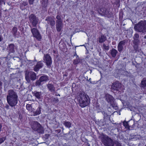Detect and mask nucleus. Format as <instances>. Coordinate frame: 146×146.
<instances>
[{
	"mask_svg": "<svg viewBox=\"0 0 146 146\" xmlns=\"http://www.w3.org/2000/svg\"><path fill=\"white\" fill-rule=\"evenodd\" d=\"M8 94L7 96L8 103L12 107L15 106L18 102V96L16 93L12 90H9Z\"/></svg>",
	"mask_w": 146,
	"mask_h": 146,
	"instance_id": "nucleus-1",
	"label": "nucleus"
},
{
	"mask_svg": "<svg viewBox=\"0 0 146 146\" xmlns=\"http://www.w3.org/2000/svg\"><path fill=\"white\" fill-rule=\"evenodd\" d=\"M78 100L80 106L82 108L88 105L90 102V98L88 96L83 92L80 93L78 96Z\"/></svg>",
	"mask_w": 146,
	"mask_h": 146,
	"instance_id": "nucleus-2",
	"label": "nucleus"
},
{
	"mask_svg": "<svg viewBox=\"0 0 146 146\" xmlns=\"http://www.w3.org/2000/svg\"><path fill=\"white\" fill-rule=\"evenodd\" d=\"M101 141L105 146H114V142L113 140L106 135L102 134L99 137Z\"/></svg>",
	"mask_w": 146,
	"mask_h": 146,
	"instance_id": "nucleus-3",
	"label": "nucleus"
},
{
	"mask_svg": "<svg viewBox=\"0 0 146 146\" xmlns=\"http://www.w3.org/2000/svg\"><path fill=\"white\" fill-rule=\"evenodd\" d=\"M134 29L137 32L143 33L146 32V22L141 21L135 24Z\"/></svg>",
	"mask_w": 146,
	"mask_h": 146,
	"instance_id": "nucleus-4",
	"label": "nucleus"
},
{
	"mask_svg": "<svg viewBox=\"0 0 146 146\" xmlns=\"http://www.w3.org/2000/svg\"><path fill=\"white\" fill-rule=\"evenodd\" d=\"M98 12L102 16L110 18L111 17L112 13L110 11L109 9H106L105 8H102L98 10Z\"/></svg>",
	"mask_w": 146,
	"mask_h": 146,
	"instance_id": "nucleus-5",
	"label": "nucleus"
},
{
	"mask_svg": "<svg viewBox=\"0 0 146 146\" xmlns=\"http://www.w3.org/2000/svg\"><path fill=\"white\" fill-rule=\"evenodd\" d=\"M31 31L33 37H35L38 40H40L42 39V36L37 28H32L31 27Z\"/></svg>",
	"mask_w": 146,
	"mask_h": 146,
	"instance_id": "nucleus-6",
	"label": "nucleus"
},
{
	"mask_svg": "<svg viewBox=\"0 0 146 146\" xmlns=\"http://www.w3.org/2000/svg\"><path fill=\"white\" fill-rule=\"evenodd\" d=\"M44 62L45 63L46 65L48 68L51 67L52 64V60L50 55L48 54H44L43 57Z\"/></svg>",
	"mask_w": 146,
	"mask_h": 146,
	"instance_id": "nucleus-7",
	"label": "nucleus"
},
{
	"mask_svg": "<svg viewBox=\"0 0 146 146\" xmlns=\"http://www.w3.org/2000/svg\"><path fill=\"white\" fill-rule=\"evenodd\" d=\"M25 79L28 83L30 82V79L35 80L36 79V74L34 72L26 73L25 74Z\"/></svg>",
	"mask_w": 146,
	"mask_h": 146,
	"instance_id": "nucleus-8",
	"label": "nucleus"
},
{
	"mask_svg": "<svg viewBox=\"0 0 146 146\" xmlns=\"http://www.w3.org/2000/svg\"><path fill=\"white\" fill-rule=\"evenodd\" d=\"M29 21L33 27L36 28V25L38 22V19L34 15L31 14L29 17Z\"/></svg>",
	"mask_w": 146,
	"mask_h": 146,
	"instance_id": "nucleus-9",
	"label": "nucleus"
},
{
	"mask_svg": "<svg viewBox=\"0 0 146 146\" xmlns=\"http://www.w3.org/2000/svg\"><path fill=\"white\" fill-rule=\"evenodd\" d=\"M106 99L108 103H110L112 106L116 110L117 109V106H114L112 104V102H113L114 98L111 95L107 94L106 95Z\"/></svg>",
	"mask_w": 146,
	"mask_h": 146,
	"instance_id": "nucleus-10",
	"label": "nucleus"
},
{
	"mask_svg": "<svg viewBox=\"0 0 146 146\" xmlns=\"http://www.w3.org/2000/svg\"><path fill=\"white\" fill-rule=\"evenodd\" d=\"M31 124L32 128L35 131H38L41 128L40 125L37 121H32L31 122Z\"/></svg>",
	"mask_w": 146,
	"mask_h": 146,
	"instance_id": "nucleus-11",
	"label": "nucleus"
},
{
	"mask_svg": "<svg viewBox=\"0 0 146 146\" xmlns=\"http://www.w3.org/2000/svg\"><path fill=\"white\" fill-rule=\"evenodd\" d=\"M126 42L125 40L121 41L119 42L117 46V48L119 52L122 51L124 47Z\"/></svg>",
	"mask_w": 146,
	"mask_h": 146,
	"instance_id": "nucleus-12",
	"label": "nucleus"
},
{
	"mask_svg": "<svg viewBox=\"0 0 146 146\" xmlns=\"http://www.w3.org/2000/svg\"><path fill=\"white\" fill-rule=\"evenodd\" d=\"M121 86V84L118 81H116L113 84L111 88L113 90H118Z\"/></svg>",
	"mask_w": 146,
	"mask_h": 146,
	"instance_id": "nucleus-13",
	"label": "nucleus"
},
{
	"mask_svg": "<svg viewBox=\"0 0 146 146\" xmlns=\"http://www.w3.org/2000/svg\"><path fill=\"white\" fill-rule=\"evenodd\" d=\"M46 21H47L48 24H50L51 26H53L55 24L54 20V18L50 17H46L45 19Z\"/></svg>",
	"mask_w": 146,
	"mask_h": 146,
	"instance_id": "nucleus-14",
	"label": "nucleus"
},
{
	"mask_svg": "<svg viewBox=\"0 0 146 146\" xmlns=\"http://www.w3.org/2000/svg\"><path fill=\"white\" fill-rule=\"evenodd\" d=\"M43 64L40 61L38 62L34 68V70L35 72L38 71L39 70L42 68Z\"/></svg>",
	"mask_w": 146,
	"mask_h": 146,
	"instance_id": "nucleus-15",
	"label": "nucleus"
},
{
	"mask_svg": "<svg viewBox=\"0 0 146 146\" xmlns=\"http://www.w3.org/2000/svg\"><path fill=\"white\" fill-rule=\"evenodd\" d=\"M56 29L57 31L60 32L61 31L63 26L62 23H56Z\"/></svg>",
	"mask_w": 146,
	"mask_h": 146,
	"instance_id": "nucleus-16",
	"label": "nucleus"
},
{
	"mask_svg": "<svg viewBox=\"0 0 146 146\" xmlns=\"http://www.w3.org/2000/svg\"><path fill=\"white\" fill-rule=\"evenodd\" d=\"M33 94L37 99H41L42 96L41 92L35 91L33 92Z\"/></svg>",
	"mask_w": 146,
	"mask_h": 146,
	"instance_id": "nucleus-17",
	"label": "nucleus"
},
{
	"mask_svg": "<svg viewBox=\"0 0 146 146\" xmlns=\"http://www.w3.org/2000/svg\"><path fill=\"white\" fill-rule=\"evenodd\" d=\"M47 86L48 89L50 92H52L55 91V88L53 85L49 83L47 84Z\"/></svg>",
	"mask_w": 146,
	"mask_h": 146,
	"instance_id": "nucleus-18",
	"label": "nucleus"
},
{
	"mask_svg": "<svg viewBox=\"0 0 146 146\" xmlns=\"http://www.w3.org/2000/svg\"><path fill=\"white\" fill-rule=\"evenodd\" d=\"M99 42L100 43H102L106 40V37L105 36L102 35L98 38Z\"/></svg>",
	"mask_w": 146,
	"mask_h": 146,
	"instance_id": "nucleus-19",
	"label": "nucleus"
},
{
	"mask_svg": "<svg viewBox=\"0 0 146 146\" xmlns=\"http://www.w3.org/2000/svg\"><path fill=\"white\" fill-rule=\"evenodd\" d=\"M14 45L13 44H11L9 45L8 49L11 52H14L15 48Z\"/></svg>",
	"mask_w": 146,
	"mask_h": 146,
	"instance_id": "nucleus-20",
	"label": "nucleus"
},
{
	"mask_svg": "<svg viewBox=\"0 0 146 146\" xmlns=\"http://www.w3.org/2000/svg\"><path fill=\"white\" fill-rule=\"evenodd\" d=\"M41 107L39 106L36 110L35 111L33 112V115L36 116L39 115L41 113Z\"/></svg>",
	"mask_w": 146,
	"mask_h": 146,
	"instance_id": "nucleus-21",
	"label": "nucleus"
},
{
	"mask_svg": "<svg viewBox=\"0 0 146 146\" xmlns=\"http://www.w3.org/2000/svg\"><path fill=\"white\" fill-rule=\"evenodd\" d=\"M17 28L16 27H15L13 28L11 32L14 37H17Z\"/></svg>",
	"mask_w": 146,
	"mask_h": 146,
	"instance_id": "nucleus-22",
	"label": "nucleus"
},
{
	"mask_svg": "<svg viewBox=\"0 0 146 146\" xmlns=\"http://www.w3.org/2000/svg\"><path fill=\"white\" fill-rule=\"evenodd\" d=\"M48 80V77L46 75L42 76L40 77L39 78V80L42 82L43 81H46Z\"/></svg>",
	"mask_w": 146,
	"mask_h": 146,
	"instance_id": "nucleus-23",
	"label": "nucleus"
},
{
	"mask_svg": "<svg viewBox=\"0 0 146 146\" xmlns=\"http://www.w3.org/2000/svg\"><path fill=\"white\" fill-rule=\"evenodd\" d=\"M117 52V50L114 48H113L111 50V54L113 57H115L116 56Z\"/></svg>",
	"mask_w": 146,
	"mask_h": 146,
	"instance_id": "nucleus-24",
	"label": "nucleus"
},
{
	"mask_svg": "<svg viewBox=\"0 0 146 146\" xmlns=\"http://www.w3.org/2000/svg\"><path fill=\"white\" fill-rule=\"evenodd\" d=\"M146 86V79L144 78L141 82V87L144 88Z\"/></svg>",
	"mask_w": 146,
	"mask_h": 146,
	"instance_id": "nucleus-25",
	"label": "nucleus"
},
{
	"mask_svg": "<svg viewBox=\"0 0 146 146\" xmlns=\"http://www.w3.org/2000/svg\"><path fill=\"white\" fill-rule=\"evenodd\" d=\"M71 123L69 121H65L64 123V125L65 126L68 128L71 127Z\"/></svg>",
	"mask_w": 146,
	"mask_h": 146,
	"instance_id": "nucleus-26",
	"label": "nucleus"
},
{
	"mask_svg": "<svg viewBox=\"0 0 146 146\" xmlns=\"http://www.w3.org/2000/svg\"><path fill=\"white\" fill-rule=\"evenodd\" d=\"M56 18L57 19V20L56 21V23H62V21L60 16L57 15Z\"/></svg>",
	"mask_w": 146,
	"mask_h": 146,
	"instance_id": "nucleus-27",
	"label": "nucleus"
},
{
	"mask_svg": "<svg viewBox=\"0 0 146 146\" xmlns=\"http://www.w3.org/2000/svg\"><path fill=\"white\" fill-rule=\"evenodd\" d=\"M102 48L104 50H108L109 49V46L108 44H106L105 43H103L102 45Z\"/></svg>",
	"mask_w": 146,
	"mask_h": 146,
	"instance_id": "nucleus-28",
	"label": "nucleus"
},
{
	"mask_svg": "<svg viewBox=\"0 0 146 146\" xmlns=\"http://www.w3.org/2000/svg\"><path fill=\"white\" fill-rule=\"evenodd\" d=\"M48 0H42V6L44 7H46L48 5Z\"/></svg>",
	"mask_w": 146,
	"mask_h": 146,
	"instance_id": "nucleus-29",
	"label": "nucleus"
},
{
	"mask_svg": "<svg viewBox=\"0 0 146 146\" xmlns=\"http://www.w3.org/2000/svg\"><path fill=\"white\" fill-rule=\"evenodd\" d=\"M27 109L29 111H32V107L30 104H27L26 106Z\"/></svg>",
	"mask_w": 146,
	"mask_h": 146,
	"instance_id": "nucleus-30",
	"label": "nucleus"
},
{
	"mask_svg": "<svg viewBox=\"0 0 146 146\" xmlns=\"http://www.w3.org/2000/svg\"><path fill=\"white\" fill-rule=\"evenodd\" d=\"M80 61V59L78 58H76V59L74 60L73 61V63L75 64H78Z\"/></svg>",
	"mask_w": 146,
	"mask_h": 146,
	"instance_id": "nucleus-31",
	"label": "nucleus"
},
{
	"mask_svg": "<svg viewBox=\"0 0 146 146\" xmlns=\"http://www.w3.org/2000/svg\"><path fill=\"white\" fill-rule=\"evenodd\" d=\"M139 40L134 39L133 44L134 45H138Z\"/></svg>",
	"mask_w": 146,
	"mask_h": 146,
	"instance_id": "nucleus-32",
	"label": "nucleus"
},
{
	"mask_svg": "<svg viewBox=\"0 0 146 146\" xmlns=\"http://www.w3.org/2000/svg\"><path fill=\"white\" fill-rule=\"evenodd\" d=\"M139 35L138 34H135L133 36V38L134 39L139 40Z\"/></svg>",
	"mask_w": 146,
	"mask_h": 146,
	"instance_id": "nucleus-33",
	"label": "nucleus"
},
{
	"mask_svg": "<svg viewBox=\"0 0 146 146\" xmlns=\"http://www.w3.org/2000/svg\"><path fill=\"white\" fill-rule=\"evenodd\" d=\"M6 138L3 137L0 138V144L2 143L5 140Z\"/></svg>",
	"mask_w": 146,
	"mask_h": 146,
	"instance_id": "nucleus-34",
	"label": "nucleus"
},
{
	"mask_svg": "<svg viewBox=\"0 0 146 146\" xmlns=\"http://www.w3.org/2000/svg\"><path fill=\"white\" fill-rule=\"evenodd\" d=\"M41 82H42L40 81L39 80H37L36 82L35 85L36 86H39L41 84Z\"/></svg>",
	"mask_w": 146,
	"mask_h": 146,
	"instance_id": "nucleus-35",
	"label": "nucleus"
},
{
	"mask_svg": "<svg viewBox=\"0 0 146 146\" xmlns=\"http://www.w3.org/2000/svg\"><path fill=\"white\" fill-rule=\"evenodd\" d=\"M27 5V3L26 2L22 1L21 3V6H22L23 5L24 6H26Z\"/></svg>",
	"mask_w": 146,
	"mask_h": 146,
	"instance_id": "nucleus-36",
	"label": "nucleus"
},
{
	"mask_svg": "<svg viewBox=\"0 0 146 146\" xmlns=\"http://www.w3.org/2000/svg\"><path fill=\"white\" fill-rule=\"evenodd\" d=\"M123 125L126 128H128L129 127V126L128 123L126 122H123Z\"/></svg>",
	"mask_w": 146,
	"mask_h": 146,
	"instance_id": "nucleus-37",
	"label": "nucleus"
},
{
	"mask_svg": "<svg viewBox=\"0 0 146 146\" xmlns=\"http://www.w3.org/2000/svg\"><path fill=\"white\" fill-rule=\"evenodd\" d=\"M133 47L136 51H137L138 49V45H134Z\"/></svg>",
	"mask_w": 146,
	"mask_h": 146,
	"instance_id": "nucleus-38",
	"label": "nucleus"
},
{
	"mask_svg": "<svg viewBox=\"0 0 146 146\" xmlns=\"http://www.w3.org/2000/svg\"><path fill=\"white\" fill-rule=\"evenodd\" d=\"M35 0H29V4L30 5L33 4L34 1Z\"/></svg>",
	"mask_w": 146,
	"mask_h": 146,
	"instance_id": "nucleus-39",
	"label": "nucleus"
},
{
	"mask_svg": "<svg viewBox=\"0 0 146 146\" xmlns=\"http://www.w3.org/2000/svg\"><path fill=\"white\" fill-rule=\"evenodd\" d=\"M2 9L1 7H0V18H1V13H2Z\"/></svg>",
	"mask_w": 146,
	"mask_h": 146,
	"instance_id": "nucleus-40",
	"label": "nucleus"
},
{
	"mask_svg": "<svg viewBox=\"0 0 146 146\" xmlns=\"http://www.w3.org/2000/svg\"><path fill=\"white\" fill-rule=\"evenodd\" d=\"M9 106L8 105H6V106H5V108L7 109H9Z\"/></svg>",
	"mask_w": 146,
	"mask_h": 146,
	"instance_id": "nucleus-41",
	"label": "nucleus"
},
{
	"mask_svg": "<svg viewBox=\"0 0 146 146\" xmlns=\"http://www.w3.org/2000/svg\"><path fill=\"white\" fill-rule=\"evenodd\" d=\"M3 40V36L1 35H0V42L2 41Z\"/></svg>",
	"mask_w": 146,
	"mask_h": 146,
	"instance_id": "nucleus-42",
	"label": "nucleus"
},
{
	"mask_svg": "<svg viewBox=\"0 0 146 146\" xmlns=\"http://www.w3.org/2000/svg\"><path fill=\"white\" fill-rule=\"evenodd\" d=\"M2 83L0 82V89H1L2 88Z\"/></svg>",
	"mask_w": 146,
	"mask_h": 146,
	"instance_id": "nucleus-43",
	"label": "nucleus"
},
{
	"mask_svg": "<svg viewBox=\"0 0 146 146\" xmlns=\"http://www.w3.org/2000/svg\"><path fill=\"white\" fill-rule=\"evenodd\" d=\"M7 4L9 5H11V3H9V2H7Z\"/></svg>",
	"mask_w": 146,
	"mask_h": 146,
	"instance_id": "nucleus-44",
	"label": "nucleus"
},
{
	"mask_svg": "<svg viewBox=\"0 0 146 146\" xmlns=\"http://www.w3.org/2000/svg\"><path fill=\"white\" fill-rule=\"evenodd\" d=\"M117 146H121V145L120 143H118L117 145Z\"/></svg>",
	"mask_w": 146,
	"mask_h": 146,
	"instance_id": "nucleus-45",
	"label": "nucleus"
},
{
	"mask_svg": "<svg viewBox=\"0 0 146 146\" xmlns=\"http://www.w3.org/2000/svg\"><path fill=\"white\" fill-rule=\"evenodd\" d=\"M76 56V58H78V56L76 54H75L74 55V56Z\"/></svg>",
	"mask_w": 146,
	"mask_h": 146,
	"instance_id": "nucleus-46",
	"label": "nucleus"
},
{
	"mask_svg": "<svg viewBox=\"0 0 146 146\" xmlns=\"http://www.w3.org/2000/svg\"><path fill=\"white\" fill-rule=\"evenodd\" d=\"M56 95L57 96H60V95L59 94H56Z\"/></svg>",
	"mask_w": 146,
	"mask_h": 146,
	"instance_id": "nucleus-47",
	"label": "nucleus"
},
{
	"mask_svg": "<svg viewBox=\"0 0 146 146\" xmlns=\"http://www.w3.org/2000/svg\"><path fill=\"white\" fill-rule=\"evenodd\" d=\"M144 38H146V36H144Z\"/></svg>",
	"mask_w": 146,
	"mask_h": 146,
	"instance_id": "nucleus-48",
	"label": "nucleus"
},
{
	"mask_svg": "<svg viewBox=\"0 0 146 146\" xmlns=\"http://www.w3.org/2000/svg\"><path fill=\"white\" fill-rule=\"evenodd\" d=\"M90 79H90H90H89V80L90 81Z\"/></svg>",
	"mask_w": 146,
	"mask_h": 146,
	"instance_id": "nucleus-49",
	"label": "nucleus"
},
{
	"mask_svg": "<svg viewBox=\"0 0 146 146\" xmlns=\"http://www.w3.org/2000/svg\"><path fill=\"white\" fill-rule=\"evenodd\" d=\"M145 146H146V145H145Z\"/></svg>",
	"mask_w": 146,
	"mask_h": 146,
	"instance_id": "nucleus-50",
	"label": "nucleus"
}]
</instances>
